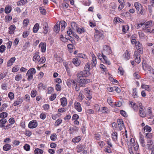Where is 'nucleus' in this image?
I'll use <instances>...</instances> for the list:
<instances>
[{"mask_svg":"<svg viewBox=\"0 0 154 154\" xmlns=\"http://www.w3.org/2000/svg\"><path fill=\"white\" fill-rule=\"evenodd\" d=\"M56 94H52L49 97V100L51 101H53L56 98Z\"/></svg>","mask_w":154,"mask_h":154,"instance_id":"338daca9","label":"nucleus"},{"mask_svg":"<svg viewBox=\"0 0 154 154\" xmlns=\"http://www.w3.org/2000/svg\"><path fill=\"white\" fill-rule=\"evenodd\" d=\"M36 73V70L34 68L29 69L26 73V75L28 76L27 80L30 81L33 78V75Z\"/></svg>","mask_w":154,"mask_h":154,"instance_id":"f03ea898","label":"nucleus"},{"mask_svg":"<svg viewBox=\"0 0 154 154\" xmlns=\"http://www.w3.org/2000/svg\"><path fill=\"white\" fill-rule=\"evenodd\" d=\"M81 139L80 136H78L73 138L72 140V141L73 143H77L79 142Z\"/></svg>","mask_w":154,"mask_h":154,"instance_id":"473e14b6","label":"nucleus"},{"mask_svg":"<svg viewBox=\"0 0 154 154\" xmlns=\"http://www.w3.org/2000/svg\"><path fill=\"white\" fill-rule=\"evenodd\" d=\"M147 147L148 149H151V146L154 144L152 140L150 139H147Z\"/></svg>","mask_w":154,"mask_h":154,"instance_id":"412c9836","label":"nucleus"},{"mask_svg":"<svg viewBox=\"0 0 154 154\" xmlns=\"http://www.w3.org/2000/svg\"><path fill=\"white\" fill-rule=\"evenodd\" d=\"M133 97L134 98H136L138 97L137 92V91L136 88H133L132 89V94Z\"/></svg>","mask_w":154,"mask_h":154,"instance_id":"7c9ffc66","label":"nucleus"},{"mask_svg":"<svg viewBox=\"0 0 154 154\" xmlns=\"http://www.w3.org/2000/svg\"><path fill=\"white\" fill-rule=\"evenodd\" d=\"M38 88L39 90L45 89V86L42 83H40L38 85Z\"/></svg>","mask_w":154,"mask_h":154,"instance_id":"4c0bfd02","label":"nucleus"},{"mask_svg":"<svg viewBox=\"0 0 154 154\" xmlns=\"http://www.w3.org/2000/svg\"><path fill=\"white\" fill-rule=\"evenodd\" d=\"M107 102L110 105L113 107H115V106H114V105L112 104L113 102L111 98L109 97L108 98Z\"/></svg>","mask_w":154,"mask_h":154,"instance_id":"bf43d9fd","label":"nucleus"},{"mask_svg":"<svg viewBox=\"0 0 154 154\" xmlns=\"http://www.w3.org/2000/svg\"><path fill=\"white\" fill-rule=\"evenodd\" d=\"M24 149L26 151H29L30 150V146L27 144H26L23 146Z\"/></svg>","mask_w":154,"mask_h":154,"instance_id":"0e129e2a","label":"nucleus"},{"mask_svg":"<svg viewBox=\"0 0 154 154\" xmlns=\"http://www.w3.org/2000/svg\"><path fill=\"white\" fill-rule=\"evenodd\" d=\"M60 24L61 26V30L63 31L65 27L66 26L67 24L64 21H62L60 22Z\"/></svg>","mask_w":154,"mask_h":154,"instance_id":"c9c22d12","label":"nucleus"},{"mask_svg":"<svg viewBox=\"0 0 154 154\" xmlns=\"http://www.w3.org/2000/svg\"><path fill=\"white\" fill-rule=\"evenodd\" d=\"M11 148V146L10 145L7 144L5 145L3 147L4 150L7 151L10 150Z\"/></svg>","mask_w":154,"mask_h":154,"instance_id":"f704fd0d","label":"nucleus"},{"mask_svg":"<svg viewBox=\"0 0 154 154\" xmlns=\"http://www.w3.org/2000/svg\"><path fill=\"white\" fill-rule=\"evenodd\" d=\"M143 67L144 69H145V70H148L150 72L152 71L153 70V69L152 67L148 65L143 66Z\"/></svg>","mask_w":154,"mask_h":154,"instance_id":"72a5a7b5","label":"nucleus"},{"mask_svg":"<svg viewBox=\"0 0 154 154\" xmlns=\"http://www.w3.org/2000/svg\"><path fill=\"white\" fill-rule=\"evenodd\" d=\"M37 91L36 90H32L31 93V96L32 97H35L37 95Z\"/></svg>","mask_w":154,"mask_h":154,"instance_id":"6e6d98bb","label":"nucleus"},{"mask_svg":"<svg viewBox=\"0 0 154 154\" xmlns=\"http://www.w3.org/2000/svg\"><path fill=\"white\" fill-rule=\"evenodd\" d=\"M67 34L70 37H72V36H73L74 34V33L72 31L71 29H69V30L67 31Z\"/></svg>","mask_w":154,"mask_h":154,"instance_id":"3c124183","label":"nucleus"},{"mask_svg":"<svg viewBox=\"0 0 154 154\" xmlns=\"http://www.w3.org/2000/svg\"><path fill=\"white\" fill-rule=\"evenodd\" d=\"M6 47L4 45H2L0 46V52L1 53L4 52L5 50Z\"/></svg>","mask_w":154,"mask_h":154,"instance_id":"4d7b16f0","label":"nucleus"},{"mask_svg":"<svg viewBox=\"0 0 154 154\" xmlns=\"http://www.w3.org/2000/svg\"><path fill=\"white\" fill-rule=\"evenodd\" d=\"M45 60L46 59L45 57H42L39 59L38 61V63L39 64L43 63L45 62Z\"/></svg>","mask_w":154,"mask_h":154,"instance_id":"8fccbe9b","label":"nucleus"},{"mask_svg":"<svg viewBox=\"0 0 154 154\" xmlns=\"http://www.w3.org/2000/svg\"><path fill=\"white\" fill-rule=\"evenodd\" d=\"M39 46L41 47V51L42 52H45L46 49V44L45 43L41 42L39 45Z\"/></svg>","mask_w":154,"mask_h":154,"instance_id":"f3484780","label":"nucleus"},{"mask_svg":"<svg viewBox=\"0 0 154 154\" xmlns=\"http://www.w3.org/2000/svg\"><path fill=\"white\" fill-rule=\"evenodd\" d=\"M152 21H149L145 23L144 25L145 26H143V29H146L152 26Z\"/></svg>","mask_w":154,"mask_h":154,"instance_id":"393cba45","label":"nucleus"},{"mask_svg":"<svg viewBox=\"0 0 154 154\" xmlns=\"http://www.w3.org/2000/svg\"><path fill=\"white\" fill-rule=\"evenodd\" d=\"M111 53L112 50L110 47L106 45L103 46V49L102 52L103 54H111Z\"/></svg>","mask_w":154,"mask_h":154,"instance_id":"20e7f679","label":"nucleus"},{"mask_svg":"<svg viewBox=\"0 0 154 154\" xmlns=\"http://www.w3.org/2000/svg\"><path fill=\"white\" fill-rule=\"evenodd\" d=\"M117 123L119 125V130H121L123 128H124V125L122 119H119L117 120Z\"/></svg>","mask_w":154,"mask_h":154,"instance_id":"2eb2a0df","label":"nucleus"},{"mask_svg":"<svg viewBox=\"0 0 154 154\" xmlns=\"http://www.w3.org/2000/svg\"><path fill=\"white\" fill-rule=\"evenodd\" d=\"M143 130L144 132H145V131L146 130V132H150L151 131V128L147 125H146L143 128Z\"/></svg>","mask_w":154,"mask_h":154,"instance_id":"864d4df0","label":"nucleus"},{"mask_svg":"<svg viewBox=\"0 0 154 154\" xmlns=\"http://www.w3.org/2000/svg\"><path fill=\"white\" fill-rule=\"evenodd\" d=\"M134 56L135 62L137 63H139L140 62V54L138 53L137 51H135L134 52Z\"/></svg>","mask_w":154,"mask_h":154,"instance_id":"6e6552de","label":"nucleus"},{"mask_svg":"<svg viewBox=\"0 0 154 154\" xmlns=\"http://www.w3.org/2000/svg\"><path fill=\"white\" fill-rule=\"evenodd\" d=\"M102 54L103 55V58L104 59V60L105 61V63L108 65H110V62L108 59L107 57L105 55L103 54V53H102Z\"/></svg>","mask_w":154,"mask_h":154,"instance_id":"c03bdc74","label":"nucleus"},{"mask_svg":"<svg viewBox=\"0 0 154 154\" xmlns=\"http://www.w3.org/2000/svg\"><path fill=\"white\" fill-rule=\"evenodd\" d=\"M50 138L51 140H56L57 139V135L56 134H53L51 135Z\"/></svg>","mask_w":154,"mask_h":154,"instance_id":"37998d69","label":"nucleus"},{"mask_svg":"<svg viewBox=\"0 0 154 154\" xmlns=\"http://www.w3.org/2000/svg\"><path fill=\"white\" fill-rule=\"evenodd\" d=\"M12 19V17L11 16L9 15H7L5 17V20L6 22L10 21Z\"/></svg>","mask_w":154,"mask_h":154,"instance_id":"69168bd1","label":"nucleus"},{"mask_svg":"<svg viewBox=\"0 0 154 154\" xmlns=\"http://www.w3.org/2000/svg\"><path fill=\"white\" fill-rule=\"evenodd\" d=\"M43 152V151L42 149L39 148L35 149L34 151V153L35 154H42Z\"/></svg>","mask_w":154,"mask_h":154,"instance_id":"ea45409f","label":"nucleus"},{"mask_svg":"<svg viewBox=\"0 0 154 154\" xmlns=\"http://www.w3.org/2000/svg\"><path fill=\"white\" fill-rule=\"evenodd\" d=\"M77 32L79 34H81L83 32H85V29L84 28H78L76 29Z\"/></svg>","mask_w":154,"mask_h":154,"instance_id":"13d9d810","label":"nucleus"},{"mask_svg":"<svg viewBox=\"0 0 154 154\" xmlns=\"http://www.w3.org/2000/svg\"><path fill=\"white\" fill-rule=\"evenodd\" d=\"M16 60V58L14 57L11 58L10 60H9L7 63V66L9 67L12 66L13 63L15 62Z\"/></svg>","mask_w":154,"mask_h":154,"instance_id":"5701e85b","label":"nucleus"},{"mask_svg":"<svg viewBox=\"0 0 154 154\" xmlns=\"http://www.w3.org/2000/svg\"><path fill=\"white\" fill-rule=\"evenodd\" d=\"M71 25L72 28L73 29H77V24L75 22H72L71 23Z\"/></svg>","mask_w":154,"mask_h":154,"instance_id":"052dcab7","label":"nucleus"},{"mask_svg":"<svg viewBox=\"0 0 154 154\" xmlns=\"http://www.w3.org/2000/svg\"><path fill=\"white\" fill-rule=\"evenodd\" d=\"M76 57L78 58V59L81 58L82 60L84 59L85 61H86L88 59L87 56L85 54L82 53L78 54Z\"/></svg>","mask_w":154,"mask_h":154,"instance_id":"ddd939ff","label":"nucleus"},{"mask_svg":"<svg viewBox=\"0 0 154 154\" xmlns=\"http://www.w3.org/2000/svg\"><path fill=\"white\" fill-rule=\"evenodd\" d=\"M123 57L126 60H128L130 59V55L128 51H126L123 55Z\"/></svg>","mask_w":154,"mask_h":154,"instance_id":"aec40b11","label":"nucleus"},{"mask_svg":"<svg viewBox=\"0 0 154 154\" xmlns=\"http://www.w3.org/2000/svg\"><path fill=\"white\" fill-rule=\"evenodd\" d=\"M95 31L94 32V37L97 41L101 37H102L103 35V32L100 30H98L95 28Z\"/></svg>","mask_w":154,"mask_h":154,"instance_id":"7ed1b4c3","label":"nucleus"},{"mask_svg":"<svg viewBox=\"0 0 154 154\" xmlns=\"http://www.w3.org/2000/svg\"><path fill=\"white\" fill-rule=\"evenodd\" d=\"M7 116L8 113L5 112H3L0 114V118L1 119H5Z\"/></svg>","mask_w":154,"mask_h":154,"instance_id":"09e8293b","label":"nucleus"},{"mask_svg":"<svg viewBox=\"0 0 154 154\" xmlns=\"http://www.w3.org/2000/svg\"><path fill=\"white\" fill-rule=\"evenodd\" d=\"M129 29V26L128 25H126L123 26L122 32L125 33H126V31L128 30Z\"/></svg>","mask_w":154,"mask_h":154,"instance_id":"79ce46f5","label":"nucleus"},{"mask_svg":"<svg viewBox=\"0 0 154 154\" xmlns=\"http://www.w3.org/2000/svg\"><path fill=\"white\" fill-rule=\"evenodd\" d=\"M20 67L18 65H17L13 67L12 69V72H17L19 69Z\"/></svg>","mask_w":154,"mask_h":154,"instance_id":"49530a36","label":"nucleus"},{"mask_svg":"<svg viewBox=\"0 0 154 154\" xmlns=\"http://www.w3.org/2000/svg\"><path fill=\"white\" fill-rule=\"evenodd\" d=\"M22 75L20 74L17 75L15 77V79L17 81H19L22 79Z\"/></svg>","mask_w":154,"mask_h":154,"instance_id":"e433bc0d","label":"nucleus"},{"mask_svg":"<svg viewBox=\"0 0 154 154\" xmlns=\"http://www.w3.org/2000/svg\"><path fill=\"white\" fill-rule=\"evenodd\" d=\"M139 115L142 117H144L146 116V114L145 112V110L142 107H140L139 110Z\"/></svg>","mask_w":154,"mask_h":154,"instance_id":"a211bd4d","label":"nucleus"},{"mask_svg":"<svg viewBox=\"0 0 154 154\" xmlns=\"http://www.w3.org/2000/svg\"><path fill=\"white\" fill-rule=\"evenodd\" d=\"M23 101V99L20 97H19L17 100L14 102L13 103V105L14 106H16L21 103Z\"/></svg>","mask_w":154,"mask_h":154,"instance_id":"6ab92c4d","label":"nucleus"},{"mask_svg":"<svg viewBox=\"0 0 154 154\" xmlns=\"http://www.w3.org/2000/svg\"><path fill=\"white\" fill-rule=\"evenodd\" d=\"M139 140L141 145L143 146H145V142L144 138V136L140 134L139 136Z\"/></svg>","mask_w":154,"mask_h":154,"instance_id":"4468645a","label":"nucleus"},{"mask_svg":"<svg viewBox=\"0 0 154 154\" xmlns=\"http://www.w3.org/2000/svg\"><path fill=\"white\" fill-rule=\"evenodd\" d=\"M72 62L76 66H78L81 64V60L76 57L72 60Z\"/></svg>","mask_w":154,"mask_h":154,"instance_id":"9d476101","label":"nucleus"},{"mask_svg":"<svg viewBox=\"0 0 154 154\" xmlns=\"http://www.w3.org/2000/svg\"><path fill=\"white\" fill-rule=\"evenodd\" d=\"M111 136L113 140L116 141L118 138V134L116 132L114 131L111 134Z\"/></svg>","mask_w":154,"mask_h":154,"instance_id":"bb28decb","label":"nucleus"},{"mask_svg":"<svg viewBox=\"0 0 154 154\" xmlns=\"http://www.w3.org/2000/svg\"><path fill=\"white\" fill-rule=\"evenodd\" d=\"M136 47L138 51L139 54H141L143 53L142 45L139 42H136Z\"/></svg>","mask_w":154,"mask_h":154,"instance_id":"0eeeda50","label":"nucleus"},{"mask_svg":"<svg viewBox=\"0 0 154 154\" xmlns=\"http://www.w3.org/2000/svg\"><path fill=\"white\" fill-rule=\"evenodd\" d=\"M16 29V26L14 25H11L9 28L8 33L10 34L14 33Z\"/></svg>","mask_w":154,"mask_h":154,"instance_id":"dca6fc26","label":"nucleus"},{"mask_svg":"<svg viewBox=\"0 0 154 154\" xmlns=\"http://www.w3.org/2000/svg\"><path fill=\"white\" fill-rule=\"evenodd\" d=\"M60 29V24L57 23L54 26V30L56 33H58Z\"/></svg>","mask_w":154,"mask_h":154,"instance_id":"c85d7f7f","label":"nucleus"},{"mask_svg":"<svg viewBox=\"0 0 154 154\" xmlns=\"http://www.w3.org/2000/svg\"><path fill=\"white\" fill-rule=\"evenodd\" d=\"M91 55L92 56L91 63L92 66H96L97 63L96 57L93 53H91Z\"/></svg>","mask_w":154,"mask_h":154,"instance_id":"f8f14e48","label":"nucleus"},{"mask_svg":"<svg viewBox=\"0 0 154 154\" xmlns=\"http://www.w3.org/2000/svg\"><path fill=\"white\" fill-rule=\"evenodd\" d=\"M89 72L86 70H83L78 73L76 74L77 82L80 87L84 86L86 84L90 82V80L86 79L85 77L89 75Z\"/></svg>","mask_w":154,"mask_h":154,"instance_id":"f257e3e1","label":"nucleus"},{"mask_svg":"<svg viewBox=\"0 0 154 154\" xmlns=\"http://www.w3.org/2000/svg\"><path fill=\"white\" fill-rule=\"evenodd\" d=\"M25 134L27 136L30 137L32 134L31 132L28 130H26L25 133Z\"/></svg>","mask_w":154,"mask_h":154,"instance_id":"774afa93","label":"nucleus"},{"mask_svg":"<svg viewBox=\"0 0 154 154\" xmlns=\"http://www.w3.org/2000/svg\"><path fill=\"white\" fill-rule=\"evenodd\" d=\"M40 56L38 53L34 54L33 57V60L35 62L37 61L39 59Z\"/></svg>","mask_w":154,"mask_h":154,"instance_id":"2f4dec72","label":"nucleus"},{"mask_svg":"<svg viewBox=\"0 0 154 154\" xmlns=\"http://www.w3.org/2000/svg\"><path fill=\"white\" fill-rule=\"evenodd\" d=\"M118 72L119 74L122 75H123L124 73V71L123 69L121 67H119L118 70Z\"/></svg>","mask_w":154,"mask_h":154,"instance_id":"de8ad7c7","label":"nucleus"},{"mask_svg":"<svg viewBox=\"0 0 154 154\" xmlns=\"http://www.w3.org/2000/svg\"><path fill=\"white\" fill-rule=\"evenodd\" d=\"M134 6L136 9L137 13L140 12V10L143 8L141 5L138 2H135L134 3Z\"/></svg>","mask_w":154,"mask_h":154,"instance_id":"9b49d317","label":"nucleus"},{"mask_svg":"<svg viewBox=\"0 0 154 154\" xmlns=\"http://www.w3.org/2000/svg\"><path fill=\"white\" fill-rule=\"evenodd\" d=\"M29 34V31L24 32L22 34L23 37L24 38L27 37Z\"/></svg>","mask_w":154,"mask_h":154,"instance_id":"680f3d73","label":"nucleus"},{"mask_svg":"<svg viewBox=\"0 0 154 154\" xmlns=\"http://www.w3.org/2000/svg\"><path fill=\"white\" fill-rule=\"evenodd\" d=\"M60 101L62 106L64 107L66 106L67 104V101L66 98L63 97L60 99Z\"/></svg>","mask_w":154,"mask_h":154,"instance_id":"4be33fe9","label":"nucleus"},{"mask_svg":"<svg viewBox=\"0 0 154 154\" xmlns=\"http://www.w3.org/2000/svg\"><path fill=\"white\" fill-rule=\"evenodd\" d=\"M39 10L42 14L43 15H45L46 14V12L45 9L42 7H40L39 8Z\"/></svg>","mask_w":154,"mask_h":154,"instance_id":"a19ab883","label":"nucleus"},{"mask_svg":"<svg viewBox=\"0 0 154 154\" xmlns=\"http://www.w3.org/2000/svg\"><path fill=\"white\" fill-rule=\"evenodd\" d=\"M30 96L28 94L25 95L24 100L27 102H29L30 101Z\"/></svg>","mask_w":154,"mask_h":154,"instance_id":"e2e57ef3","label":"nucleus"},{"mask_svg":"<svg viewBox=\"0 0 154 154\" xmlns=\"http://www.w3.org/2000/svg\"><path fill=\"white\" fill-rule=\"evenodd\" d=\"M129 105L130 106L132 107L134 110H135L137 108V106L135 103L132 101H129Z\"/></svg>","mask_w":154,"mask_h":154,"instance_id":"603ef678","label":"nucleus"},{"mask_svg":"<svg viewBox=\"0 0 154 154\" xmlns=\"http://www.w3.org/2000/svg\"><path fill=\"white\" fill-rule=\"evenodd\" d=\"M44 31L43 32L45 34L47 33L48 31V26L46 22H45L43 25Z\"/></svg>","mask_w":154,"mask_h":154,"instance_id":"cd10ccee","label":"nucleus"},{"mask_svg":"<svg viewBox=\"0 0 154 154\" xmlns=\"http://www.w3.org/2000/svg\"><path fill=\"white\" fill-rule=\"evenodd\" d=\"M66 84L67 86L70 88L72 86V88H75V86L76 85V83L72 79H69L67 80Z\"/></svg>","mask_w":154,"mask_h":154,"instance_id":"39448f33","label":"nucleus"},{"mask_svg":"<svg viewBox=\"0 0 154 154\" xmlns=\"http://www.w3.org/2000/svg\"><path fill=\"white\" fill-rule=\"evenodd\" d=\"M8 97L11 100H12L14 99V94L12 92H10L8 94Z\"/></svg>","mask_w":154,"mask_h":154,"instance_id":"5fc2aeb1","label":"nucleus"},{"mask_svg":"<svg viewBox=\"0 0 154 154\" xmlns=\"http://www.w3.org/2000/svg\"><path fill=\"white\" fill-rule=\"evenodd\" d=\"M100 111L103 113H107L108 111V109L106 107H102L101 108Z\"/></svg>","mask_w":154,"mask_h":154,"instance_id":"58836bf2","label":"nucleus"},{"mask_svg":"<svg viewBox=\"0 0 154 154\" xmlns=\"http://www.w3.org/2000/svg\"><path fill=\"white\" fill-rule=\"evenodd\" d=\"M38 123L36 120H33L30 121L28 124V127L30 128H34L37 127Z\"/></svg>","mask_w":154,"mask_h":154,"instance_id":"423d86ee","label":"nucleus"},{"mask_svg":"<svg viewBox=\"0 0 154 154\" xmlns=\"http://www.w3.org/2000/svg\"><path fill=\"white\" fill-rule=\"evenodd\" d=\"M74 108L78 112H81L82 111V108L80 103L77 102H75L74 104Z\"/></svg>","mask_w":154,"mask_h":154,"instance_id":"1a4fd4ad","label":"nucleus"},{"mask_svg":"<svg viewBox=\"0 0 154 154\" xmlns=\"http://www.w3.org/2000/svg\"><path fill=\"white\" fill-rule=\"evenodd\" d=\"M114 21L115 23H120L124 22L123 21L119 18H115Z\"/></svg>","mask_w":154,"mask_h":154,"instance_id":"a18cd8bd","label":"nucleus"},{"mask_svg":"<svg viewBox=\"0 0 154 154\" xmlns=\"http://www.w3.org/2000/svg\"><path fill=\"white\" fill-rule=\"evenodd\" d=\"M27 2V0H20L17 2V5L18 6L24 5Z\"/></svg>","mask_w":154,"mask_h":154,"instance_id":"b1692460","label":"nucleus"},{"mask_svg":"<svg viewBox=\"0 0 154 154\" xmlns=\"http://www.w3.org/2000/svg\"><path fill=\"white\" fill-rule=\"evenodd\" d=\"M39 25L38 23H36L34 25L33 28V32L34 33L37 32L39 29Z\"/></svg>","mask_w":154,"mask_h":154,"instance_id":"c756f323","label":"nucleus"},{"mask_svg":"<svg viewBox=\"0 0 154 154\" xmlns=\"http://www.w3.org/2000/svg\"><path fill=\"white\" fill-rule=\"evenodd\" d=\"M12 10V7L11 6L7 5L5 9V12L6 14L9 13Z\"/></svg>","mask_w":154,"mask_h":154,"instance_id":"a878e982","label":"nucleus"}]
</instances>
